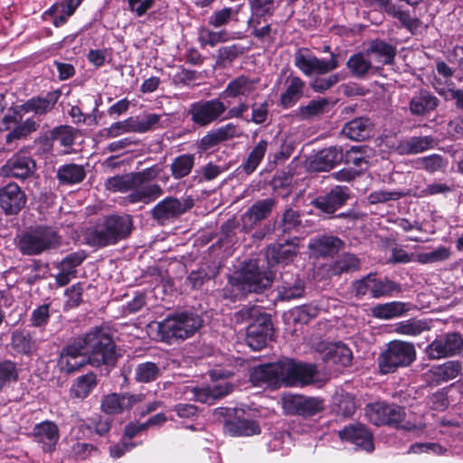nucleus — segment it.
<instances>
[{"label": "nucleus", "mask_w": 463, "mask_h": 463, "mask_svg": "<svg viewBox=\"0 0 463 463\" xmlns=\"http://www.w3.org/2000/svg\"><path fill=\"white\" fill-rule=\"evenodd\" d=\"M316 373L317 369L313 364L284 359L255 367L250 373V380L255 385L266 384L273 388L281 384L304 386L315 381Z\"/></svg>", "instance_id": "1"}, {"label": "nucleus", "mask_w": 463, "mask_h": 463, "mask_svg": "<svg viewBox=\"0 0 463 463\" xmlns=\"http://www.w3.org/2000/svg\"><path fill=\"white\" fill-rule=\"evenodd\" d=\"M203 326V318L193 312H180L166 317L157 323V333L161 341L174 344L193 336Z\"/></svg>", "instance_id": "2"}, {"label": "nucleus", "mask_w": 463, "mask_h": 463, "mask_svg": "<svg viewBox=\"0 0 463 463\" xmlns=\"http://www.w3.org/2000/svg\"><path fill=\"white\" fill-rule=\"evenodd\" d=\"M81 337L90 365L99 367L115 364L118 356L116 345L105 329L95 328Z\"/></svg>", "instance_id": "3"}, {"label": "nucleus", "mask_w": 463, "mask_h": 463, "mask_svg": "<svg viewBox=\"0 0 463 463\" xmlns=\"http://www.w3.org/2000/svg\"><path fill=\"white\" fill-rule=\"evenodd\" d=\"M60 244V235L50 226H35L17 235V247L24 255H39Z\"/></svg>", "instance_id": "4"}, {"label": "nucleus", "mask_w": 463, "mask_h": 463, "mask_svg": "<svg viewBox=\"0 0 463 463\" xmlns=\"http://www.w3.org/2000/svg\"><path fill=\"white\" fill-rule=\"evenodd\" d=\"M416 359V350L413 344L393 340L387 344L386 348L378 358L380 372L391 373L400 367L409 366Z\"/></svg>", "instance_id": "5"}, {"label": "nucleus", "mask_w": 463, "mask_h": 463, "mask_svg": "<svg viewBox=\"0 0 463 463\" xmlns=\"http://www.w3.org/2000/svg\"><path fill=\"white\" fill-rule=\"evenodd\" d=\"M365 415L370 422L374 425H389L397 429L412 430L416 426L411 422L402 423L405 418V410L397 404L375 402L365 408Z\"/></svg>", "instance_id": "6"}, {"label": "nucleus", "mask_w": 463, "mask_h": 463, "mask_svg": "<svg viewBox=\"0 0 463 463\" xmlns=\"http://www.w3.org/2000/svg\"><path fill=\"white\" fill-rule=\"evenodd\" d=\"M230 104L217 98L197 101L190 105L188 116L194 125L207 127L217 120H225Z\"/></svg>", "instance_id": "7"}, {"label": "nucleus", "mask_w": 463, "mask_h": 463, "mask_svg": "<svg viewBox=\"0 0 463 463\" xmlns=\"http://www.w3.org/2000/svg\"><path fill=\"white\" fill-rule=\"evenodd\" d=\"M294 65L306 76L324 75L338 68L339 63L335 53L330 59H319L309 49L299 48L294 53Z\"/></svg>", "instance_id": "8"}, {"label": "nucleus", "mask_w": 463, "mask_h": 463, "mask_svg": "<svg viewBox=\"0 0 463 463\" xmlns=\"http://www.w3.org/2000/svg\"><path fill=\"white\" fill-rule=\"evenodd\" d=\"M272 280V272L260 271L256 260H250L236 278L235 286L242 293H259L269 287Z\"/></svg>", "instance_id": "9"}, {"label": "nucleus", "mask_w": 463, "mask_h": 463, "mask_svg": "<svg viewBox=\"0 0 463 463\" xmlns=\"http://www.w3.org/2000/svg\"><path fill=\"white\" fill-rule=\"evenodd\" d=\"M87 364H89V358L84 340L80 336L73 339L61 349L57 366L61 372L71 373L79 371Z\"/></svg>", "instance_id": "10"}, {"label": "nucleus", "mask_w": 463, "mask_h": 463, "mask_svg": "<svg viewBox=\"0 0 463 463\" xmlns=\"http://www.w3.org/2000/svg\"><path fill=\"white\" fill-rule=\"evenodd\" d=\"M463 349V339L456 332L438 335L425 348L426 355L432 360L442 359L456 355Z\"/></svg>", "instance_id": "11"}, {"label": "nucleus", "mask_w": 463, "mask_h": 463, "mask_svg": "<svg viewBox=\"0 0 463 463\" xmlns=\"http://www.w3.org/2000/svg\"><path fill=\"white\" fill-rule=\"evenodd\" d=\"M398 285L387 279H380L376 275L370 273L361 279L353 283V290L357 298L370 294L373 298H380L382 297L390 296L392 292L398 289Z\"/></svg>", "instance_id": "12"}, {"label": "nucleus", "mask_w": 463, "mask_h": 463, "mask_svg": "<svg viewBox=\"0 0 463 463\" xmlns=\"http://www.w3.org/2000/svg\"><path fill=\"white\" fill-rule=\"evenodd\" d=\"M269 104L268 102L250 103L241 101L237 105L230 107L224 119H241L245 122H252L257 125L263 124L268 119Z\"/></svg>", "instance_id": "13"}, {"label": "nucleus", "mask_w": 463, "mask_h": 463, "mask_svg": "<svg viewBox=\"0 0 463 463\" xmlns=\"http://www.w3.org/2000/svg\"><path fill=\"white\" fill-rule=\"evenodd\" d=\"M192 206L191 200L168 196L156 204L151 214L157 223L165 225L184 213Z\"/></svg>", "instance_id": "14"}, {"label": "nucleus", "mask_w": 463, "mask_h": 463, "mask_svg": "<svg viewBox=\"0 0 463 463\" xmlns=\"http://www.w3.org/2000/svg\"><path fill=\"white\" fill-rule=\"evenodd\" d=\"M23 114L24 113L20 109H17L9 110L8 113L5 115L3 118V125L5 129H11L5 137L7 143L25 137L30 133L36 131L38 128V123L32 118L21 122L23 119Z\"/></svg>", "instance_id": "15"}, {"label": "nucleus", "mask_w": 463, "mask_h": 463, "mask_svg": "<svg viewBox=\"0 0 463 463\" xmlns=\"http://www.w3.org/2000/svg\"><path fill=\"white\" fill-rule=\"evenodd\" d=\"M272 330L270 317L268 315L259 316L247 328V345L255 351L262 349L270 338Z\"/></svg>", "instance_id": "16"}, {"label": "nucleus", "mask_w": 463, "mask_h": 463, "mask_svg": "<svg viewBox=\"0 0 463 463\" xmlns=\"http://www.w3.org/2000/svg\"><path fill=\"white\" fill-rule=\"evenodd\" d=\"M27 196L15 183L0 188V207L7 215L17 214L26 204Z\"/></svg>", "instance_id": "17"}, {"label": "nucleus", "mask_w": 463, "mask_h": 463, "mask_svg": "<svg viewBox=\"0 0 463 463\" xmlns=\"http://www.w3.org/2000/svg\"><path fill=\"white\" fill-rule=\"evenodd\" d=\"M348 197V187L336 185L330 192L317 196L311 202V204L322 213L332 215L346 203Z\"/></svg>", "instance_id": "18"}, {"label": "nucleus", "mask_w": 463, "mask_h": 463, "mask_svg": "<svg viewBox=\"0 0 463 463\" xmlns=\"http://www.w3.org/2000/svg\"><path fill=\"white\" fill-rule=\"evenodd\" d=\"M256 92V81L246 76L232 80L221 94L222 99H232L239 102H250Z\"/></svg>", "instance_id": "19"}, {"label": "nucleus", "mask_w": 463, "mask_h": 463, "mask_svg": "<svg viewBox=\"0 0 463 463\" xmlns=\"http://www.w3.org/2000/svg\"><path fill=\"white\" fill-rule=\"evenodd\" d=\"M338 436L342 440L355 445L360 449L372 452L374 449L372 432L362 424H354L339 430Z\"/></svg>", "instance_id": "20"}, {"label": "nucleus", "mask_w": 463, "mask_h": 463, "mask_svg": "<svg viewBox=\"0 0 463 463\" xmlns=\"http://www.w3.org/2000/svg\"><path fill=\"white\" fill-rule=\"evenodd\" d=\"M35 169L34 160L24 155H14L1 167L2 175L11 176L17 179H25L29 177Z\"/></svg>", "instance_id": "21"}, {"label": "nucleus", "mask_w": 463, "mask_h": 463, "mask_svg": "<svg viewBox=\"0 0 463 463\" xmlns=\"http://www.w3.org/2000/svg\"><path fill=\"white\" fill-rule=\"evenodd\" d=\"M298 245L297 239L288 240L285 243H274L268 246L265 256L269 266L275 264H288L298 254Z\"/></svg>", "instance_id": "22"}, {"label": "nucleus", "mask_w": 463, "mask_h": 463, "mask_svg": "<svg viewBox=\"0 0 463 463\" xmlns=\"http://www.w3.org/2000/svg\"><path fill=\"white\" fill-rule=\"evenodd\" d=\"M289 411L301 416H313L323 409V401L319 398L293 395L284 400Z\"/></svg>", "instance_id": "23"}, {"label": "nucleus", "mask_w": 463, "mask_h": 463, "mask_svg": "<svg viewBox=\"0 0 463 463\" xmlns=\"http://www.w3.org/2000/svg\"><path fill=\"white\" fill-rule=\"evenodd\" d=\"M344 159V152L341 146H334L318 151L310 161V168L313 171H329Z\"/></svg>", "instance_id": "24"}, {"label": "nucleus", "mask_w": 463, "mask_h": 463, "mask_svg": "<svg viewBox=\"0 0 463 463\" xmlns=\"http://www.w3.org/2000/svg\"><path fill=\"white\" fill-rule=\"evenodd\" d=\"M365 51L378 71L383 65L392 64L396 55V47L381 39L372 41Z\"/></svg>", "instance_id": "25"}, {"label": "nucleus", "mask_w": 463, "mask_h": 463, "mask_svg": "<svg viewBox=\"0 0 463 463\" xmlns=\"http://www.w3.org/2000/svg\"><path fill=\"white\" fill-rule=\"evenodd\" d=\"M32 436L35 442L42 445L44 451H52L55 449L60 434L54 422L45 420L33 427Z\"/></svg>", "instance_id": "26"}, {"label": "nucleus", "mask_w": 463, "mask_h": 463, "mask_svg": "<svg viewBox=\"0 0 463 463\" xmlns=\"http://www.w3.org/2000/svg\"><path fill=\"white\" fill-rule=\"evenodd\" d=\"M346 67L352 76L358 79H364L370 74L378 72L376 66L365 50L351 55L347 60Z\"/></svg>", "instance_id": "27"}, {"label": "nucleus", "mask_w": 463, "mask_h": 463, "mask_svg": "<svg viewBox=\"0 0 463 463\" xmlns=\"http://www.w3.org/2000/svg\"><path fill=\"white\" fill-rule=\"evenodd\" d=\"M232 391V385L227 381L213 382L203 387L194 389V400L202 403H213L216 400L227 395Z\"/></svg>", "instance_id": "28"}, {"label": "nucleus", "mask_w": 463, "mask_h": 463, "mask_svg": "<svg viewBox=\"0 0 463 463\" xmlns=\"http://www.w3.org/2000/svg\"><path fill=\"white\" fill-rule=\"evenodd\" d=\"M86 259L84 252H73L67 255L60 263L59 273L55 276L58 286L63 287L67 285L72 278L76 277V268L80 266Z\"/></svg>", "instance_id": "29"}, {"label": "nucleus", "mask_w": 463, "mask_h": 463, "mask_svg": "<svg viewBox=\"0 0 463 463\" xmlns=\"http://www.w3.org/2000/svg\"><path fill=\"white\" fill-rule=\"evenodd\" d=\"M275 206V200L271 198L257 201L242 215L244 228L251 227L266 219Z\"/></svg>", "instance_id": "30"}, {"label": "nucleus", "mask_w": 463, "mask_h": 463, "mask_svg": "<svg viewBox=\"0 0 463 463\" xmlns=\"http://www.w3.org/2000/svg\"><path fill=\"white\" fill-rule=\"evenodd\" d=\"M373 125L368 118H356L346 122L342 133L348 138L355 141L364 140L373 135Z\"/></svg>", "instance_id": "31"}, {"label": "nucleus", "mask_w": 463, "mask_h": 463, "mask_svg": "<svg viewBox=\"0 0 463 463\" xmlns=\"http://www.w3.org/2000/svg\"><path fill=\"white\" fill-rule=\"evenodd\" d=\"M343 241L336 236L320 235L309 240L308 249L317 256L332 255L339 250Z\"/></svg>", "instance_id": "32"}, {"label": "nucleus", "mask_w": 463, "mask_h": 463, "mask_svg": "<svg viewBox=\"0 0 463 463\" xmlns=\"http://www.w3.org/2000/svg\"><path fill=\"white\" fill-rule=\"evenodd\" d=\"M435 145V140L430 136L411 137L399 141L395 147V151L399 155H414L422 153Z\"/></svg>", "instance_id": "33"}, {"label": "nucleus", "mask_w": 463, "mask_h": 463, "mask_svg": "<svg viewBox=\"0 0 463 463\" xmlns=\"http://www.w3.org/2000/svg\"><path fill=\"white\" fill-rule=\"evenodd\" d=\"M439 105L436 96L426 90H420L411 99L409 108L412 115L423 116L434 110Z\"/></svg>", "instance_id": "34"}, {"label": "nucleus", "mask_w": 463, "mask_h": 463, "mask_svg": "<svg viewBox=\"0 0 463 463\" xmlns=\"http://www.w3.org/2000/svg\"><path fill=\"white\" fill-rule=\"evenodd\" d=\"M137 398L135 395L111 393L105 396L101 402V409L108 414H118L124 410L130 409Z\"/></svg>", "instance_id": "35"}, {"label": "nucleus", "mask_w": 463, "mask_h": 463, "mask_svg": "<svg viewBox=\"0 0 463 463\" xmlns=\"http://www.w3.org/2000/svg\"><path fill=\"white\" fill-rule=\"evenodd\" d=\"M305 291L304 282L298 276L285 272L281 274V285L279 287V296L283 300L301 298Z\"/></svg>", "instance_id": "36"}, {"label": "nucleus", "mask_w": 463, "mask_h": 463, "mask_svg": "<svg viewBox=\"0 0 463 463\" xmlns=\"http://www.w3.org/2000/svg\"><path fill=\"white\" fill-rule=\"evenodd\" d=\"M286 90L280 95V103L286 108L293 107L303 96L305 82L295 75H289L286 81Z\"/></svg>", "instance_id": "37"}, {"label": "nucleus", "mask_w": 463, "mask_h": 463, "mask_svg": "<svg viewBox=\"0 0 463 463\" xmlns=\"http://www.w3.org/2000/svg\"><path fill=\"white\" fill-rule=\"evenodd\" d=\"M373 156V150L364 145L353 146L344 154L345 164L353 165L359 170H364L368 167L370 159Z\"/></svg>", "instance_id": "38"}, {"label": "nucleus", "mask_w": 463, "mask_h": 463, "mask_svg": "<svg viewBox=\"0 0 463 463\" xmlns=\"http://www.w3.org/2000/svg\"><path fill=\"white\" fill-rule=\"evenodd\" d=\"M11 346L15 353L27 356L33 354L38 349L36 340L24 330H14L12 333Z\"/></svg>", "instance_id": "39"}, {"label": "nucleus", "mask_w": 463, "mask_h": 463, "mask_svg": "<svg viewBox=\"0 0 463 463\" xmlns=\"http://www.w3.org/2000/svg\"><path fill=\"white\" fill-rule=\"evenodd\" d=\"M85 239L87 243L93 247H105L116 243L112 232L109 230L103 221L89 229L86 232Z\"/></svg>", "instance_id": "40"}, {"label": "nucleus", "mask_w": 463, "mask_h": 463, "mask_svg": "<svg viewBox=\"0 0 463 463\" xmlns=\"http://www.w3.org/2000/svg\"><path fill=\"white\" fill-rule=\"evenodd\" d=\"M103 222L112 232L116 242L128 237L132 230V219L128 214L108 216Z\"/></svg>", "instance_id": "41"}, {"label": "nucleus", "mask_w": 463, "mask_h": 463, "mask_svg": "<svg viewBox=\"0 0 463 463\" xmlns=\"http://www.w3.org/2000/svg\"><path fill=\"white\" fill-rule=\"evenodd\" d=\"M244 5L242 4L236 5L232 7H224L214 11L209 17V24L220 28L228 25L230 23H238L240 21V14Z\"/></svg>", "instance_id": "42"}, {"label": "nucleus", "mask_w": 463, "mask_h": 463, "mask_svg": "<svg viewBox=\"0 0 463 463\" xmlns=\"http://www.w3.org/2000/svg\"><path fill=\"white\" fill-rule=\"evenodd\" d=\"M326 362L339 364L341 366H348L353 359L351 349L342 342L329 344L326 347L325 354Z\"/></svg>", "instance_id": "43"}, {"label": "nucleus", "mask_w": 463, "mask_h": 463, "mask_svg": "<svg viewBox=\"0 0 463 463\" xmlns=\"http://www.w3.org/2000/svg\"><path fill=\"white\" fill-rule=\"evenodd\" d=\"M56 103V98L53 93H47L44 97H33L19 107L24 113L33 112L35 115H44Z\"/></svg>", "instance_id": "44"}, {"label": "nucleus", "mask_w": 463, "mask_h": 463, "mask_svg": "<svg viewBox=\"0 0 463 463\" xmlns=\"http://www.w3.org/2000/svg\"><path fill=\"white\" fill-rule=\"evenodd\" d=\"M410 309V304L401 301H392L377 304L372 308V315L380 319H392L401 317Z\"/></svg>", "instance_id": "45"}, {"label": "nucleus", "mask_w": 463, "mask_h": 463, "mask_svg": "<svg viewBox=\"0 0 463 463\" xmlns=\"http://www.w3.org/2000/svg\"><path fill=\"white\" fill-rule=\"evenodd\" d=\"M56 176L61 184L72 185L80 184L84 180L86 171L83 165L66 164L58 168Z\"/></svg>", "instance_id": "46"}, {"label": "nucleus", "mask_w": 463, "mask_h": 463, "mask_svg": "<svg viewBox=\"0 0 463 463\" xmlns=\"http://www.w3.org/2000/svg\"><path fill=\"white\" fill-rule=\"evenodd\" d=\"M224 431L232 436H252L260 432V426L250 420H233L226 421Z\"/></svg>", "instance_id": "47"}, {"label": "nucleus", "mask_w": 463, "mask_h": 463, "mask_svg": "<svg viewBox=\"0 0 463 463\" xmlns=\"http://www.w3.org/2000/svg\"><path fill=\"white\" fill-rule=\"evenodd\" d=\"M163 194L159 184H152L146 185H137V188L128 194V201L132 203H148L157 199Z\"/></svg>", "instance_id": "48"}, {"label": "nucleus", "mask_w": 463, "mask_h": 463, "mask_svg": "<svg viewBox=\"0 0 463 463\" xmlns=\"http://www.w3.org/2000/svg\"><path fill=\"white\" fill-rule=\"evenodd\" d=\"M432 379L437 383H444L455 379L461 372V364L458 361H448L430 369Z\"/></svg>", "instance_id": "49"}, {"label": "nucleus", "mask_w": 463, "mask_h": 463, "mask_svg": "<svg viewBox=\"0 0 463 463\" xmlns=\"http://www.w3.org/2000/svg\"><path fill=\"white\" fill-rule=\"evenodd\" d=\"M356 405L353 395L341 391L333 397V411L344 418L350 417L355 411Z\"/></svg>", "instance_id": "50"}, {"label": "nucleus", "mask_w": 463, "mask_h": 463, "mask_svg": "<svg viewBox=\"0 0 463 463\" xmlns=\"http://www.w3.org/2000/svg\"><path fill=\"white\" fill-rule=\"evenodd\" d=\"M195 164L194 154H183L176 156L170 165L171 175L175 179L187 176Z\"/></svg>", "instance_id": "51"}, {"label": "nucleus", "mask_w": 463, "mask_h": 463, "mask_svg": "<svg viewBox=\"0 0 463 463\" xmlns=\"http://www.w3.org/2000/svg\"><path fill=\"white\" fill-rule=\"evenodd\" d=\"M105 187L113 193H126L137 188V184L133 173H129L108 178L105 182Z\"/></svg>", "instance_id": "52"}, {"label": "nucleus", "mask_w": 463, "mask_h": 463, "mask_svg": "<svg viewBox=\"0 0 463 463\" xmlns=\"http://www.w3.org/2000/svg\"><path fill=\"white\" fill-rule=\"evenodd\" d=\"M268 149V142L260 140L249 153L242 164V169L246 174L253 173L262 161Z\"/></svg>", "instance_id": "53"}, {"label": "nucleus", "mask_w": 463, "mask_h": 463, "mask_svg": "<svg viewBox=\"0 0 463 463\" xmlns=\"http://www.w3.org/2000/svg\"><path fill=\"white\" fill-rule=\"evenodd\" d=\"M97 385V376L93 373H89L79 376L73 383L71 392L80 399L86 398Z\"/></svg>", "instance_id": "54"}, {"label": "nucleus", "mask_w": 463, "mask_h": 463, "mask_svg": "<svg viewBox=\"0 0 463 463\" xmlns=\"http://www.w3.org/2000/svg\"><path fill=\"white\" fill-rule=\"evenodd\" d=\"M302 227L301 217L298 211L287 208L278 222V230L282 233L298 232Z\"/></svg>", "instance_id": "55"}, {"label": "nucleus", "mask_w": 463, "mask_h": 463, "mask_svg": "<svg viewBox=\"0 0 463 463\" xmlns=\"http://www.w3.org/2000/svg\"><path fill=\"white\" fill-rule=\"evenodd\" d=\"M330 102L327 99L320 98L310 100L306 106L298 109V115L303 119H310L329 110Z\"/></svg>", "instance_id": "56"}, {"label": "nucleus", "mask_w": 463, "mask_h": 463, "mask_svg": "<svg viewBox=\"0 0 463 463\" xmlns=\"http://www.w3.org/2000/svg\"><path fill=\"white\" fill-rule=\"evenodd\" d=\"M360 266L358 258L351 253H344L337 257L332 266V272L335 275H340L344 272H352L357 270Z\"/></svg>", "instance_id": "57"}, {"label": "nucleus", "mask_w": 463, "mask_h": 463, "mask_svg": "<svg viewBox=\"0 0 463 463\" xmlns=\"http://www.w3.org/2000/svg\"><path fill=\"white\" fill-rule=\"evenodd\" d=\"M97 446L81 440H71L70 456L75 460H84L99 454Z\"/></svg>", "instance_id": "58"}, {"label": "nucleus", "mask_w": 463, "mask_h": 463, "mask_svg": "<svg viewBox=\"0 0 463 463\" xmlns=\"http://www.w3.org/2000/svg\"><path fill=\"white\" fill-rule=\"evenodd\" d=\"M430 329L429 324L420 319H408L402 321L395 326V332L406 335H418L423 331Z\"/></svg>", "instance_id": "59"}, {"label": "nucleus", "mask_w": 463, "mask_h": 463, "mask_svg": "<svg viewBox=\"0 0 463 463\" xmlns=\"http://www.w3.org/2000/svg\"><path fill=\"white\" fill-rule=\"evenodd\" d=\"M247 48L240 43L221 47L217 52V63L222 66L231 64L235 59L246 52Z\"/></svg>", "instance_id": "60"}, {"label": "nucleus", "mask_w": 463, "mask_h": 463, "mask_svg": "<svg viewBox=\"0 0 463 463\" xmlns=\"http://www.w3.org/2000/svg\"><path fill=\"white\" fill-rule=\"evenodd\" d=\"M50 137L54 143H58L64 148L63 153H68V149L74 143L73 130L69 126L54 128L50 133Z\"/></svg>", "instance_id": "61"}, {"label": "nucleus", "mask_w": 463, "mask_h": 463, "mask_svg": "<svg viewBox=\"0 0 463 463\" xmlns=\"http://www.w3.org/2000/svg\"><path fill=\"white\" fill-rule=\"evenodd\" d=\"M446 165L447 162L440 155L438 154L420 157L415 161V167L417 169H422L428 173H435L439 170H443Z\"/></svg>", "instance_id": "62"}, {"label": "nucleus", "mask_w": 463, "mask_h": 463, "mask_svg": "<svg viewBox=\"0 0 463 463\" xmlns=\"http://www.w3.org/2000/svg\"><path fill=\"white\" fill-rule=\"evenodd\" d=\"M229 40V34L226 31L214 32L208 28H201L198 33V41L201 46L214 47L218 43H224Z\"/></svg>", "instance_id": "63"}, {"label": "nucleus", "mask_w": 463, "mask_h": 463, "mask_svg": "<svg viewBox=\"0 0 463 463\" xmlns=\"http://www.w3.org/2000/svg\"><path fill=\"white\" fill-rule=\"evenodd\" d=\"M159 372V367L155 363H141L135 369V379L139 383H150L157 379Z\"/></svg>", "instance_id": "64"}]
</instances>
